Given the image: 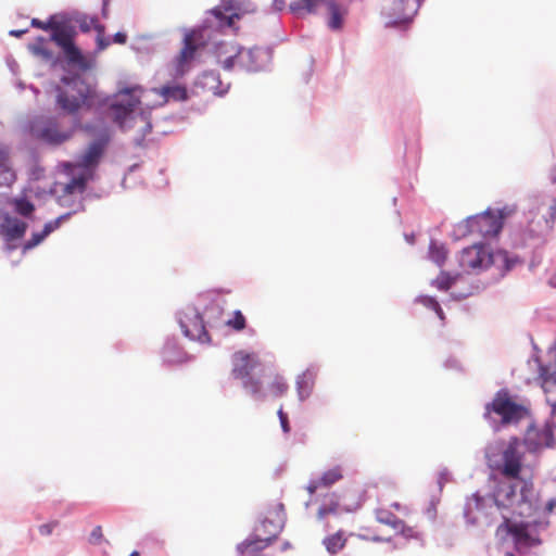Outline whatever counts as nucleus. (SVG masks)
Listing matches in <instances>:
<instances>
[{
  "label": "nucleus",
  "instance_id": "nucleus-1",
  "mask_svg": "<svg viewBox=\"0 0 556 556\" xmlns=\"http://www.w3.org/2000/svg\"><path fill=\"white\" fill-rule=\"evenodd\" d=\"M490 467L503 479L496 482L493 498L496 507L511 517H532L540 508V494L531 480L520 477L523 453L518 438H510L501 451V458L488 456Z\"/></svg>",
  "mask_w": 556,
  "mask_h": 556
},
{
  "label": "nucleus",
  "instance_id": "nucleus-2",
  "mask_svg": "<svg viewBox=\"0 0 556 556\" xmlns=\"http://www.w3.org/2000/svg\"><path fill=\"white\" fill-rule=\"evenodd\" d=\"M97 101V90L80 76H65L55 87V108L65 115L74 116L90 110Z\"/></svg>",
  "mask_w": 556,
  "mask_h": 556
},
{
  "label": "nucleus",
  "instance_id": "nucleus-3",
  "mask_svg": "<svg viewBox=\"0 0 556 556\" xmlns=\"http://www.w3.org/2000/svg\"><path fill=\"white\" fill-rule=\"evenodd\" d=\"M262 366V361L256 352L245 350L236 351L231 356V376L241 380L242 388L255 400H264L266 392L260 376L252 372Z\"/></svg>",
  "mask_w": 556,
  "mask_h": 556
},
{
  "label": "nucleus",
  "instance_id": "nucleus-4",
  "mask_svg": "<svg viewBox=\"0 0 556 556\" xmlns=\"http://www.w3.org/2000/svg\"><path fill=\"white\" fill-rule=\"evenodd\" d=\"M516 263L517 260L510 258L507 252L492 253L490 248L482 243L464 249L459 257V265L466 271L483 270L491 265L503 266L504 270L508 271Z\"/></svg>",
  "mask_w": 556,
  "mask_h": 556
},
{
  "label": "nucleus",
  "instance_id": "nucleus-5",
  "mask_svg": "<svg viewBox=\"0 0 556 556\" xmlns=\"http://www.w3.org/2000/svg\"><path fill=\"white\" fill-rule=\"evenodd\" d=\"M264 52L261 49H244L232 43L222 42L217 47L218 62L225 70L239 66L245 71H258L263 65Z\"/></svg>",
  "mask_w": 556,
  "mask_h": 556
},
{
  "label": "nucleus",
  "instance_id": "nucleus-6",
  "mask_svg": "<svg viewBox=\"0 0 556 556\" xmlns=\"http://www.w3.org/2000/svg\"><path fill=\"white\" fill-rule=\"evenodd\" d=\"M276 511V520L264 519L255 527L254 532L239 545L238 548L241 553L262 551L277 539L283 528V505L278 504Z\"/></svg>",
  "mask_w": 556,
  "mask_h": 556
},
{
  "label": "nucleus",
  "instance_id": "nucleus-7",
  "mask_svg": "<svg viewBox=\"0 0 556 556\" xmlns=\"http://www.w3.org/2000/svg\"><path fill=\"white\" fill-rule=\"evenodd\" d=\"M516 212V206L506 205L498 210H486L485 212L470 216L466 219L468 232L482 237H495L502 228L505 218Z\"/></svg>",
  "mask_w": 556,
  "mask_h": 556
},
{
  "label": "nucleus",
  "instance_id": "nucleus-8",
  "mask_svg": "<svg viewBox=\"0 0 556 556\" xmlns=\"http://www.w3.org/2000/svg\"><path fill=\"white\" fill-rule=\"evenodd\" d=\"M494 413L501 417L503 425L518 422L523 418L526 408L511 400L508 392L500 391L491 403L485 405L484 417L489 418Z\"/></svg>",
  "mask_w": 556,
  "mask_h": 556
},
{
  "label": "nucleus",
  "instance_id": "nucleus-9",
  "mask_svg": "<svg viewBox=\"0 0 556 556\" xmlns=\"http://www.w3.org/2000/svg\"><path fill=\"white\" fill-rule=\"evenodd\" d=\"M142 89L139 86L119 89L116 94V102L111 109L114 119L123 126L126 117L132 113L135 108L140 103Z\"/></svg>",
  "mask_w": 556,
  "mask_h": 556
},
{
  "label": "nucleus",
  "instance_id": "nucleus-10",
  "mask_svg": "<svg viewBox=\"0 0 556 556\" xmlns=\"http://www.w3.org/2000/svg\"><path fill=\"white\" fill-rule=\"evenodd\" d=\"M254 11L255 8L249 0H223L222 4L215 8L212 13L222 25L231 27L235 20Z\"/></svg>",
  "mask_w": 556,
  "mask_h": 556
},
{
  "label": "nucleus",
  "instance_id": "nucleus-11",
  "mask_svg": "<svg viewBox=\"0 0 556 556\" xmlns=\"http://www.w3.org/2000/svg\"><path fill=\"white\" fill-rule=\"evenodd\" d=\"M179 325L186 337L202 343L211 341L200 313L193 307H187L180 313Z\"/></svg>",
  "mask_w": 556,
  "mask_h": 556
},
{
  "label": "nucleus",
  "instance_id": "nucleus-12",
  "mask_svg": "<svg viewBox=\"0 0 556 556\" xmlns=\"http://www.w3.org/2000/svg\"><path fill=\"white\" fill-rule=\"evenodd\" d=\"M110 130L106 126L101 127L98 137L88 146L86 151L79 156L78 165L84 168L96 166L102 157L106 146L110 142Z\"/></svg>",
  "mask_w": 556,
  "mask_h": 556
},
{
  "label": "nucleus",
  "instance_id": "nucleus-13",
  "mask_svg": "<svg viewBox=\"0 0 556 556\" xmlns=\"http://www.w3.org/2000/svg\"><path fill=\"white\" fill-rule=\"evenodd\" d=\"M418 7L409 0H384V14L394 23L405 22L416 13Z\"/></svg>",
  "mask_w": 556,
  "mask_h": 556
},
{
  "label": "nucleus",
  "instance_id": "nucleus-14",
  "mask_svg": "<svg viewBox=\"0 0 556 556\" xmlns=\"http://www.w3.org/2000/svg\"><path fill=\"white\" fill-rule=\"evenodd\" d=\"M195 52L197 45L194 43L193 37L191 35H187L184 39V47L174 60V71L176 76H182L188 72Z\"/></svg>",
  "mask_w": 556,
  "mask_h": 556
},
{
  "label": "nucleus",
  "instance_id": "nucleus-15",
  "mask_svg": "<svg viewBox=\"0 0 556 556\" xmlns=\"http://www.w3.org/2000/svg\"><path fill=\"white\" fill-rule=\"evenodd\" d=\"M74 135V129H61L55 122H49L38 132V138L48 144L60 146L68 141Z\"/></svg>",
  "mask_w": 556,
  "mask_h": 556
},
{
  "label": "nucleus",
  "instance_id": "nucleus-16",
  "mask_svg": "<svg viewBox=\"0 0 556 556\" xmlns=\"http://www.w3.org/2000/svg\"><path fill=\"white\" fill-rule=\"evenodd\" d=\"M27 224L16 217L5 214L0 223V235L5 241L11 242L24 237Z\"/></svg>",
  "mask_w": 556,
  "mask_h": 556
},
{
  "label": "nucleus",
  "instance_id": "nucleus-17",
  "mask_svg": "<svg viewBox=\"0 0 556 556\" xmlns=\"http://www.w3.org/2000/svg\"><path fill=\"white\" fill-rule=\"evenodd\" d=\"M343 478V471L340 466H336L323 473L319 479L311 480L306 486L309 494H314L320 488H329Z\"/></svg>",
  "mask_w": 556,
  "mask_h": 556
},
{
  "label": "nucleus",
  "instance_id": "nucleus-18",
  "mask_svg": "<svg viewBox=\"0 0 556 556\" xmlns=\"http://www.w3.org/2000/svg\"><path fill=\"white\" fill-rule=\"evenodd\" d=\"M153 91L162 97V103L186 101L188 99L187 88L180 84L164 85L161 88L153 89Z\"/></svg>",
  "mask_w": 556,
  "mask_h": 556
},
{
  "label": "nucleus",
  "instance_id": "nucleus-19",
  "mask_svg": "<svg viewBox=\"0 0 556 556\" xmlns=\"http://www.w3.org/2000/svg\"><path fill=\"white\" fill-rule=\"evenodd\" d=\"M50 39L45 37H37L31 43L28 45V50L33 55L47 63H55L53 51L50 49Z\"/></svg>",
  "mask_w": 556,
  "mask_h": 556
},
{
  "label": "nucleus",
  "instance_id": "nucleus-20",
  "mask_svg": "<svg viewBox=\"0 0 556 556\" xmlns=\"http://www.w3.org/2000/svg\"><path fill=\"white\" fill-rule=\"evenodd\" d=\"M327 10L329 14L328 26L333 30L341 29L344 23V17L348 14V10L333 0L327 1Z\"/></svg>",
  "mask_w": 556,
  "mask_h": 556
},
{
  "label": "nucleus",
  "instance_id": "nucleus-21",
  "mask_svg": "<svg viewBox=\"0 0 556 556\" xmlns=\"http://www.w3.org/2000/svg\"><path fill=\"white\" fill-rule=\"evenodd\" d=\"M50 40L54 41L60 48H64L74 42V31L71 27L56 21Z\"/></svg>",
  "mask_w": 556,
  "mask_h": 556
},
{
  "label": "nucleus",
  "instance_id": "nucleus-22",
  "mask_svg": "<svg viewBox=\"0 0 556 556\" xmlns=\"http://www.w3.org/2000/svg\"><path fill=\"white\" fill-rule=\"evenodd\" d=\"M15 179V173L9 164V152L0 147V186H11Z\"/></svg>",
  "mask_w": 556,
  "mask_h": 556
},
{
  "label": "nucleus",
  "instance_id": "nucleus-23",
  "mask_svg": "<svg viewBox=\"0 0 556 556\" xmlns=\"http://www.w3.org/2000/svg\"><path fill=\"white\" fill-rule=\"evenodd\" d=\"M323 544L329 554H338L346 544V538L344 536V532L340 530L333 534L326 536L323 540Z\"/></svg>",
  "mask_w": 556,
  "mask_h": 556
},
{
  "label": "nucleus",
  "instance_id": "nucleus-24",
  "mask_svg": "<svg viewBox=\"0 0 556 556\" xmlns=\"http://www.w3.org/2000/svg\"><path fill=\"white\" fill-rule=\"evenodd\" d=\"M289 389L286 379L280 375H274L267 383L268 394L273 397L283 396Z\"/></svg>",
  "mask_w": 556,
  "mask_h": 556
},
{
  "label": "nucleus",
  "instance_id": "nucleus-25",
  "mask_svg": "<svg viewBox=\"0 0 556 556\" xmlns=\"http://www.w3.org/2000/svg\"><path fill=\"white\" fill-rule=\"evenodd\" d=\"M321 0H295L290 3V10L298 15L314 13Z\"/></svg>",
  "mask_w": 556,
  "mask_h": 556
},
{
  "label": "nucleus",
  "instance_id": "nucleus-26",
  "mask_svg": "<svg viewBox=\"0 0 556 556\" xmlns=\"http://www.w3.org/2000/svg\"><path fill=\"white\" fill-rule=\"evenodd\" d=\"M376 520L384 526L395 530L397 526H401V520L392 511L387 508H377L374 511Z\"/></svg>",
  "mask_w": 556,
  "mask_h": 556
},
{
  "label": "nucleus",
  "instance_id": "nucleus-27",
  "mask_svg": "<svg viewBox=\"0 0 556 556\" xmlns=\"http://www.w3.org/2000/svg\"><path fill=\"white\" fill-rule=\"evenodd\" d=\"M226 326L236 332H241L247 328V318L241 311H233L231 317L226 320Z\"/></svg>",
  "mask_w": 556,
  "mask_h": 556
},
{
  "label": "nucleus",
  "instance_id": "nucleus-28",
  "mask_svg": "<svg viewBox=\"0 0 556 556\" xmlns=\"http://www.w3.org/2000/svg\"><path fill=\"white\" fill-rule=\"evenodd\" d=\"M202 84L205 88L212 90L215 94H222L223 90L219 88V76L215 72L204 73L202 76Z\"/></svg>",
  "mask_w": 556,
  "mask_h": 556
},
{
  "label": "nucleus",
  "instance_id": "nucleus-29",
  "mask_svg": "<svg viewBox=\"0 0 556 556\" xmlns=\"http://www.w3.org/2000/svg\"><path fill=\"white\" fill-rule=\"evenodd\" d=\"M14 210L22 216H29L35 211V205L27 199L20 198L13 200Z\"/></svg>",
  "mask_w": 556,
  "mask_h": 556
},
{
  "label": "nucleus",
  "instance_id": "nucleus-30",
  "mask_svg": "<svg viewBox=\"0 0 556 556\" xmlns=\"http://www.w3.org/2000/svg\"><path fill=\"white\" fill-rule=\"evenodd\" d=\"M66 60L72 64H80L84 61V56L80 50L75 46V43H70L66 47L62 48Z\"/></svg>",
  "mask_w": 556,
  "mask_h": 556
},
{
  "label": "nucleus",
  "instance_id": "nucleus-31",
  "mask_svg": "<svg viewBox=\"0 0 556 556\" xmlns=\"http://www.w3.org/2000/svg\"><path fill=\"white\" fill-rule=\"evenodd\" d=\"M429 255L434 263H437L438 265H442L446 258L447 251L443 245L438 244L435 242H431Z\"/></svg>",
  "mask_w": 556,
  "mask_h": 556
},
{
  "label": "nucleus",
  "instance_id": "nucleus-32",
  "mask_svg": "<svg viewBox=\"0 0 556 556\" xmlns=\"http://www.w3.org/2000/svg\"><path fill=\"white\" fill-rule=\"evenodd\" d=\"M417 301L419 303H421L424 306L432 309L435 312V314L438 315V317L441 319V320H444L445 319V315L443 313V309L441 308L439 302L432 298V296H428V295H421L417 299Z\"/></svg>",
  "mask_w": 556,
  "mask_h": 556
},
{
  "label": "nucleus",
  "instance_id": "nucleus-33",
  "mask_svg": "<svg viewBox=\"0 0 556 556\" xmlns=\"http://www.w3.org/2000/svg\"><path fill=\"white\" fill-rule=\"evenodd\" d=\"M312 386L313 379L311 374L305 372L303 376L300 377V379L298 380V390L301 399H305L309 395Z\"/></svg>",
  "mask_w": 556,
  "mask_h": 556
},
{
  "label": "nucleus",
  "instance_id": "nucleus-34",
  "mask_svg": "<svg viewBox=\"0 0 556 556\" xmlns=\"http://www.w3.org/2000/svg\"><path fill=\"white\" fill-rule=\"evenodd\" d=\"M79 29L83 33H88L91 29H94L97 31V26H103L102 24H99L98 18L96 16H87L83 15L76 20Z\"/></svg>",
  "mask_w": 556,
  "mask_h": 556
},
{
  "label": "nucleus",
  "instance_id": "nucleus-35",
  "mask_svg": "<svg viewBox=\"0 0 556 556\" xmlns=\"http://www.w3.org/2000/svg\"><path fill=\"white\" fill-rule=\"evenodd\" d=\"M395 533L401 534L403 538L409 539H419L420 534L415 527L408 526L404 520H401V526H397L394 530Z\"/></svg>",
  "mask_w": 556,
  "mask_h": 556
},
{
  "label": "nucleus",
  "instance_id": "nucleus-36",
  "mask_svg": "<svg viewBox=\"0 0 556 556\" xmlns=\"http://www.w3.org/2000/svg\"><path fill=\"white\" fill-rule=\"evenodd\" d=\"M86 188V178L84 176L73 177L68 184H66L64 191L66 193H74L76 191L83 192Z\"/></svg>",
  "mask_w": 556,
  "mask_h": 556
},
{
  "label": "nucleus",
  "instance_id": "nucleus-37",
  "mask_svg": "<svg viewBox=\"0 0 556 556\" xmlns=\"http://www.w3.org/2000/svg\"><path fill=\"white\" fill-rule=\"evenodd\" d=\"M454 282V278L447 273H441L434 280L433 286L441 291H447Z\"/></svg>",
  "mask_w": 556,
  "mask_h": 556
},
{
  "label": "nucleus",
  "instance_id": "nucleus-38",
  "mask_svg": "<svg viewBox=\"0 0 556 556\" xmlns=\"http://www.w3.org/2000/svg\"><path fill=\"white\" fill-rule=\"evenodd\" d=\"M71 216V213L61 215L56 219L49 222L45 225L43 230L41 231L43 236L48 237L52 231L58 229L62 222L67 220Z\"/></svg>",
  "mask_w": 556,
  "mask_h": 556
},
{
  "label": "nucleus",
  "instance_id": "nucleus-39",
  "mask_svg": "<svg viewBox=\"0 0 556 556\" xmlns=\"http://www.w3.org/2000/svg\"><path fill=\"white\" fill-rule=\"evenodd\" d=\"M97 46L99 51H103L110 46V40L105 38V27L97 26Z\"/></svg>",
  "mask_w": 556,
  "mask_h": 556
},
{
  "label": "nucleus",
  "instance_id": "nucleus-40",
  "mask_svg": "<svg viewBox=\"0 0 556 556\" xmlns=\"http://www.w3.org/2000/svg\"><path fill=\"white\" fill-rule=\"evenodd\" d=\"M56 23V20L54 16L50 17L47 22L40 21L38 18H33L30 24L33 27L42 29V30H52L54 28V25Z\"/></svg>",
  "mask_w": 556,
  "mask_h": 556
},
{
  "label": "nucleus",
  "instance_id": "nucleus-41",
  "mask_svg": "<svg viewBox=\"0 0 556 556\" xmlns=\"http://www.w3.org/2000/svg\"><path fill=\"white\" fill-rule=\"evenodd\" d=\"M46 236L42 232H34L28 241L25 242L23 249L25 251L31 250L45 240Z\"/></svg>",
  "mask_w": 556,
  "mask_h": 556
},
{
  "label": "nucleus",
  "instance_id": "nucleus-42",
  "mask_svg": "<svg viewBox=\"0 0 556 556\" xmlns=\"http://www.w3.org/2000/svg\"><path fill=\"white\" fill-rule=\"evenodd\" d=\"M549 218L545 220V228L552 229L556 220V199H552L548 205Z\"/></svg>",
  "mask_w": 556,
  "mask_h": 556
},
{
  "label": "nucleus",
  "instance_id": "nucleus-43",
  "mask_svg": "<svg viewBox=\"0 0 556 556\" xmlns=\"http://www.w3.org/2000/svg\"><path fill=\"white\" fill-rule=\"evenodd\" d=\"M102 538H103L102 527L97 526L91 531L89 541L91 544H99L100 541L102 540Z\"/></svg>",
  "mask_w": 556,
  "mask_h": 556
},
{
  "label": "nucleus",
  "instance_id": "nucleus-44",
  "mask_svg": "<svg viewBox=\"0 0 556 556\" xmlns=\"http://www.w3.org/2000/svg\"><path fill=\"white\" fill-rule=\"evenodd\" d=\"M278 417L280 419V424H281V428L285 432H289L290 431V426H289V421H288V416L287 414L283 412L282 407H280L278 409Z\"/></svg>",
  "mask_w": 556,
  "mask_h": 556
},
{
  "label": "nucleus",
  "instance_id": "nucleus-45",
  "mask_svg": "<svg viewBox=\"0 0 556 556\" xmlns=\"http://www.w3.org/2000/svg\"><path fill=\"white\" fill-rule=\"evenodd\" d=\"M56 525H58L56 522H49V523L41 525L39 527L40 534L50 535Z\"/></svg>",
  "mask_w": 556,
  "mask_h": 556
},
{
  "label": "nucleus",
  "instance_id": "nucleus-46",
  "mask_svg": "<svg viewBox=\"0 0 556 556\" xmlns=\"http://www.w3.org/2000/svg\"><path fill=\"white\" fill-rule=\"evenodd\" d=\"M332 513H336V507H332V506H323V507H319V509H318V511H317V515H318V518L323 519V518H325L327 515L332 514Z\"/></svg>",
  "mask_w": 556,
  "mask_h": 556
},
{
  "label": "nucleus",
  "instance_id": "nucleus-47",
  "mask_svg": "<svg viewBox=\"0 0 556 556\" xmlns=\"http://www.w3.org/2000/svg\"><path fill=\"white\" fill-rule=\"evenodd\" d=\"M113 41L118 45H124L127 41V35L125 33H116L113 37Z\"/></svg>",
  "mask_w": 556,
  "mask_h": 556
},
{
  "label": "nucleus",
  "instance_id": "nucleus-48",
  "mask_svg": "<svg viewBox=\"0 0 556 556\" xmlns=\"http://www.w3.org/2000/svg\"><path fill=\"white\" fill-rule=\"evenodd\" d=\"M27 30L26 29H21V30H11L10 31V35L13 36V37H16V38H20L22 37Z\"/></svg>",
  "mask_w": 556,
  "mask_h": 556
},
{
  "label": "nucleus",
  "instance_id": "nucleus-49",
  "mask_svg": "<svg viewBox=\"0 0 556 556\" xmlns=\"http://www.w3.org/2000/svg\"><path fill=\"white\" fill-rule=\"evenodd\" d=\"M274 7L277 10H282V8L285 7V0H274Z\"/></svg>",
  "mask_w": 556,
  "mask_h": 556
},
{
  "label": "nucleus",
  "instance_id": "nucleus-50",
  "mask_svg": "<svg viewBox=\"0 0 556 556\" xmlns=\"http://www.w3.org/2000/svg\"><path fill=\"white\" fill-rule=\"evenodd\" d=\"M391 507L394 508L395 510H401L403 508L402 505L399 503H393Z\"/></svg>",
  "mask_w": 556,
  "mask_h": 556
},
{
  "label": "nucleus",
  "instance_id": "nucleus-51",
  "mask_svg": "<svg viewBox=\"0 0 556 556\" xmlns=\"http://www.w3.org/2000/svg\"><path fill=\"white\" fill-rule=\"evenodd\" d=\"M85 130H86V131H88V132H90V134H93V132H94L93 127H92V126H90V125H86V126H85Z\"/></svg>",
  "mask_w": 556,
  "mask_h": 556
},
{
  "label": "nucleus",
  "instance_id": "nucleus-52",
  "mask_svg": "<svg viewBox=\"0 0 556 556\" xmlns=\"http://www.w3.org/2000/svg\"><path fill=\"white\" fill-rule=\"evenodd\" d=\"M372 540L374 541H382V538H380V536H372Z\"/></svg>",
  "mask_w": 556,
  "mask_h": 556
},
{
  "label": "nucleus",
  "instance_id": "nucleus-53",
  "mask_svg": "<svg viewBox=\"0 0 556 556\" xmlns=\"http://www.w3.org/2000/svg\"><path fill=\"white\" fill-rule=\"evenodd\" d=\"M139 555H140V554H139V552H137V551H134V552L130 554V556H139Z\"/></svg>",
  "mask_w": 556,
  "mask_h": 556
},
{
  "label": "nucleus",
  "instance_id": "nucleus-54",
  "mask_svg": "<svg viewBox=\"0 0 556 556\" xmlns=\"http://www.w3.org/2000/svg\"><path fill=\"white\" fill-rule=\"evenodd\" d=\"M505 556H516V555L513 553H506Z\"/></svg>",
  "mask_w": 556,
  "mask_h": 556
}]
</instances>
